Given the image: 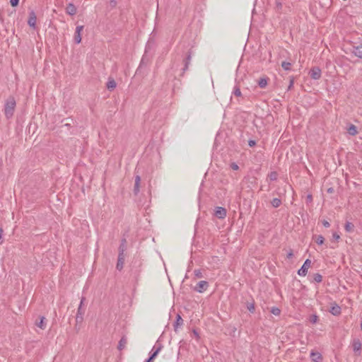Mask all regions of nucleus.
I'll list each match as a JSON object with an SVG mask.
<instances>
[{
	"mask_svg": "<svg viewBox=\"0 0 362 362\" xmlns=\"http://www.w3.org/2000/svg\"><path fill=\"white\" fill-rule=\"evenodd\" d=\"M45 319V318L44 317H42L40 318V322H36V325H37L38 327H40V328H41V329H44L45 328V322H44Z\"/></svg>",
	"mask_w": 362,
	"mask_h": 362,
	"instance_id": "25",
	"label": "nucleus"
},
{
	"mask_svg": "<svg viewBox=\"0 0 362 362\" xmlns=\"http://www.w3.org/2000/svg\"><path fill=\"white\" fill-rule=\"evenodd\" d=\"M183 325V320L182 319L180 315H177L176 321L174 324V329L177 331V329Z\"/></svg>",
	"mask_w": 362,
	"mask_h": 362,
	"instance_id": "16",
	"label": "nucleus"
},
{
	"mask_svg": "<svg viewBox=\"0 0 362 362\" xmlns=\"http://www.w3.org/2000/svg\"><path fill=\"white\" fill-rule=\"evenodd\" d=\"M83 30V25H78L76 28V32L74 34V41L76 44H79L81 42V32Z\"/></svg>",
	"mask_w": 362,
	"mask_h": 362,
	"instance_id": "3",
	"label": "nucleus"
},
{
	"mask_svg": "<svg viewBox=\"0 0 362 362\" xmlns=\"http://www.w3.org/2000/svg\"><path fill=\"white\" fill-rule=\"evenodd\" d=\"M215 215L218 218H224L226 216V210L223 207H216Z\"/></svg>",
	"mask_w": 362,
	"mask_h": 362,
	"instance_id": "8",
	"label": "nucleus"
},
{
	"mask_svg": "<svg viewBox=\"0 0 362 362\" xmlns=\"http://www.w3.org/2000/svg\"><path fill=\"white\" fill-rule=\"evenodd\" d=\"M247 309L251 312L253 313L255 311V306L253 304H250L247 305Z\"/></svg>",
	"mask_w": 362,
	"mask_h": 362,
	"instance_id": "36",
	"label": "nucleus"
},
{
	"mask_svg": "<svg viewBox=\"0 0 362 362\" xmlns=\"http://www.w3.org/2000/svg\"><path fill=\"white\" fill-rule=\"evenodd\" d=\"M161 348H162V346L160 344L158 346H153V348L152 349V351L151 352V356L149 357L152 361H153L155 359V358L157 356V355L161 350Z\"/></svg>",
	"mask_w": 362,
	"mask_h": 362,
	"instance_id": "11",
	"label": "nucleus"
},
{
	"mask_svg": "<svg viewBox=\"0 0 362 362\" xmlns=\"http://www.w3.org/2000/svg\"><path fill=\"white\" fill-rule=\"evenodd\" d=\"M126 239L124 238L121 240V244L119 247V252H122V254H124V251L126 250Z\"/></svg>",
	"mask_w": 362,
	"mask_h": 362,
	"instance_id": "23",
	"label": "nucleus"
},
{
	"mask_svg": "<svg viewBox=\"0 0 362 362\" xmlns=\"http://www.w3.org/2000/svg\"><path fill=\"white\" fill-rule=\"evenodd\" d=\"M233 94L237 97H240L241 95V91L239 87L235 86L234 88Z\"/></svg>",
	"mask_w": 362,
	"mask_h": 362,
	"instance_id": "30",
	"label": "nucleus"
},
{
	"mask_svg": "<svg viewBox=\"0 0 362 362\" xmlns=\"http://www.w3.org/2000/svg\"><path fill=\"white\" fill-rule=\"evenodd\" d=\"M317 320H318V317L315 315H313L310 317V322L313 324L316 323Z\"/></svg>",
	"mask_w": 362,
	"mask_h": 362,
	"instance_id": "31",
	"label": "nucleus"
},
{
	"mask_svg": "<svg viewBox=\"0 0 362 362\" xmlns=\"http://www.w3.org/2000/svg\"><path fill=\"white\" fill-rule=\"evenodd\" d=\"M248 144H249V146H250V147H252V146H254L255 145V141H253V140H250V141H249Z\"/></svg>",
	"mask_w": 362,
	"mask_h": 362,
	"instance_id": "41",
	"label": "nucleus"
},
{
	"mask_svg": "<svg viewBox=\"0 0 362 362\" xmlns=\"http://www.w3.org/2000/svg\"><path fill=\"white\" fill-rule=\"evenodd\" d=\"M308 199H310L311 196H310V195H309V196L308 197Z\"/></svg>",
	"mask_w": 362,
	"mask_h": 362,
	"instance_id": "51",
	"label": "nucleus"
},
{
	"mask_svg": "<svg viewBox=\"0 0 362 362\" xmlns=\"http://www.w3.org/2000/svg\"><path fill=\"white\" fill-rule=\"evenodd\" d=\"M333 238L336 240H338L340 238V236L337 233H334Z\"/></svg>",
	"mask_w": 362,
	"mask_h": 362,
	"instance_id": "42",
	"label": "nucleus"
},
{
	"mask_svg": "<svg viewBox=\"0 0 362 362\" xmlns=\"http://www.w3.org/2000/svg\"><path fill=\"white\" fill-rule=\"evenodd\" d=\"M310 76L312 78L317 80L321 77V70L318 67H313L310 71Z\"/></svg>",
	"mask_w": 362,
	"mask_h": 362,
	"instance_id": "4",
	"label": "nucleus"
},
{
	"mask_svg": "<svg viewBox=\"0 0 362 362\" xmlns=\"http://www.w3.org/2000/svg\"><path fill=\"white\" fill-rule=\"evenodd\" d=\"M332 314L338 315L340 313V308L339 306L333 307L332 310Z\"/></svg>",
	"mask_w": 362,
	"mask_h": 362,
	"instance_id": "34",
	"label": "nucleus"
},
{
	"mask_svg": "<svg viewBox=\"0 0 362 362\" xmlns=\"http://www.w3.org/2000/svg\"><path fill=\"white\" fill-rule=\"evenodd\" d=\"M230 167L233 170H237L238 169V165L235 163H233L231 165H230Z\"/></svg>",
	"mask_w": 362,
	"mask_h": 362,
	"instance_id": "37",
	"label": "nucleus"
},
{
	"mask_svg": "<svg viewBox=\"0 0 362 362\" xmlns=\"http://www.w3.org/2000/svg\"><path fill=\"white\" fill-rule=\"evenodd\" d=\"M311 267V261L310 259H306L301 267V268L298 271V274L300 276H305L308 273V269Z\"/></svg>",
	"mask_w": 362,
	"mask_h": 362,
	"instance_id": "2",
	"label": "nucleus"
},
{
	"mask_svg": "<svg viewBox=\"0 0 362 362\" xmlns=\"http://www.w3.org/2000/svg\"><path fill=\"white\" fill-rule=\"evenodd\" d=\"M85 313V308H83V307L79 306L78 308L76 320V322L79 323L83 321V315Z\"/></svg>",
	"mask_w": 362,
	"mask_h": 362,
	"instance_id": "10",
	"label": "nucleus"
},
{
	"mask_svg": "<svg viewBox=\"0 0 362 362\" xmlns=\"http://www.w3.org/2000/svg\"><path fill=\"white\" fill-rule=\"evenodd\" d=\"M110 4H111V5H115V4H116V3H115V1H112L110 2Z\"/></svg>",
	"mask_w": 362,
	"mask_h": 362,
	"instance_id": "48",
	"label": "nucleus"
},
{
	"mask_svg": "<svg viewBox=\"0 0 362 362\" xmlns=\"http://www.w3.org/2000/svg\"><path fill=\"white\" fill-rule=\"evenodd\" d=\"M344 228L346 232L351 233L354 231V225L352 223L347 221L345 223Z\"/></svg>",
	"mask_w": 362,
	"mask_h": 362,
	"instance_id": "20",
	"label": "nucleus"
},
{
	"mask_svg": "<svg viewBox=\"0 0 362 362\" xmlns=\"http://www.w3.org/2000/svg\"><path fill=\"white\" fill-rule=\"evenodd\" d=\"M2 235H3V230L0 227V245H1L3 243Z\"/></svg>",
	"mask_w": 362,
	"mask_h": 362,
	"instance_id": "39",
	"label": "nucleus"
},
{
	"mask_svg": "<svg viewBox=\"0 0 362 362\" xmlns=\"http://www.w3.org/2000/svg\"><path fill=\"white\" fill-rule=\"evenodd\" d=\"M277 7L281 8V3H278L277 4Z\"/></svg>",
	"mask_w": 362,
	"mask_h": 362,
	"instance_id": "49",
	"label": "nucleus"
},
{
	"mask_svg": "<svg viewBox=\"0 0 362 362\" xmlns=\"http://www.w3.org/2000/svg\"><path fill=\"white\" fill-rule=\"evenodd\" d=\"M271 204L274 208H277L281 205V201L279 198H274L272 200Z\"/></svg>",
	"mask_w": 362,
	"mask_h": 362,
	"instance_id": "24",
	"label": "nucleus"
},
{
	"mask_svg": "<svg viewBox=\"0 0 362 362\" xmlns=\"http://www.w3.org/2000/svg\"><path fill=\"white\" fill-rule=\"evenodd\" d=\"M281 66L285 70H290L291 67V64L288 62H283L281 63Z\"/></svg>",
	"mask_w": 362,
	"mask_h": 362,
	"instance_id": "26",
	"label": "nucleus"
},
{
	"mask_svg": "<svg viewBox=\"0 0 362 362\" xmlns=\"http://www.w3.org/2000/svg\"><path fill=\"white\" fill-rule=\"evenodd\" d=\"M270 180L274 181L277 179V173L276 172H271L269 175Z\"/></svg>",
	"mask_w": 362,
	"mask_h": 362,
	"instance_id": "29",
	"label": "nucleus"
},
{
	"mask_svg": "<svg viewBox=\"0 0 362 362\" xmlns=\"http://www.w3.org/2000/svg\"><path fill=\"white\" fill-rule=\"evenodd\" d=\"M313 279L317 283H320L322 281V276L320 274H315L314 275Z\"/></svg>",
	"mask_w": 362,
	"mask_h": 362,
	"instance_id": "28",
	"label": "nucleus"
},
{
	"mask_svg": "<svg viewBox=\"0 0 362 362\" xmlns=\"http://www.w3.org/2000/svg\"><path fill=\"white\" fill-rule=\"evenodd\" d=\"M348 133L351 136L356 135L358 133L356 127L354 124H351L348 128Z\"/></svg>",
	"mask_w": 362,
	"mask_h": 362,
	"instance_id": "19",
	"label": "nucleus"
},
{
	"mask_svg": "<svg viewBox=\"0 0 362 362\" xmlns=\"http://www.w3.org/2000/svg\"><path fill=\"white\" fill-rule=\"evenodd\" d=\"M19 0H10L12 6H16L18 4Z\"/></svg>",
	"mask_w": 362,
	"mask_h": 362,
	"instance_id": "35",
	"label": "nucleus"
},
{
	"mask_svg": "<svg viewBox=\"0 0 362 362\" xmlns=\"http://www.w3.org/2000/svg\"><path fill=\"white\" fill-rule=\"evenodd\" d=\"M16 106V102L13 96H9L5 102L4 114L7 119L13 117Z\"/></svg>",
	"mask_w": 362,
	"mask_h": 362,
	"instance_id": "1",
	"label": "nucleus"
},
{
	"mask_svg": "<svg viewBox=\"0 0 362 362\" xmlns=\"http://www.w3.org/2000/svg\"><path fill=\"white\" fill-rule=\"evenodd\" d=\"M161 348H162V346L160 344L158 346H153V348L152 349V351L151 352V356L149 357L152 361H153L155 359V358L157 356V355L161 350Z\"/></svg>",
	"mask_w": 362,
	"mask_h": 362,
	"instance_id": "12",
	"label": "nucleus"
},
{
	"mask_svg": "<svg viewBox=\"0 0 362 362\" xmlns=\"http://www.w3.org/2000/svg\"><path fill=\"white\" fill-rule=\"evenodd\" d=\"M310 357L312 361L315 362H321L322 360V355L318 352H311Z\"/></svg>",
	"mask_w": 362,
	"mask_h": 362,
	"instance_id": "14",
	"label": "nucleus"
},
{
	"mask_svg": "<svg viewBox=\"0 0 362 362\" xmlns=\"http://www.w3.org/2000/svg\"><path fill=\"white\" fill-rule=\"evenodd\" d=\"M66 13L73 16L76 13V8L74 4H69L66 7Z\"/></svg>",
	"mask_w": 362,
	"mask_h": 362,
	"instance_id": "18",
	"label": "nucleus"
},
{
	"mask_svg": "<svg viewBox=\"0 0 362 362\" xmlns=\"http://www.w3.org/2000/svg\"><path fill=\"white\" fill-rule=\"evenodd\" d=\"M293 83H294L293 79V78H291V79L290 80V83H289V86H288V90L291 89V88H292V87H293Z\"/></svg>",
	"mask_w": 362,
	"mask_h": 362,
	"instance_id": "40",
	"label": "nucleus"
},
{
	"mask_svg": "<svg viewBox=\"0 0 362 362\" xmlns=\"http://www.w3.org/2000/svg\"><path fill=\"white\" fill-rule=\"evenodd\" d=\"M267 78H261L258 81V85L260 88H264L267 86Z\"/></svg>",
	"mask_w": 362,
	"mask_h": 362,
	"instance_id": "22",
	"label": "nucleus"
},
{
	"mask_svg": "<svg viewBox=\"0 0 362 362\" xmlns=\"http://www.w3.org/2000/svg\"><path fill=\"white\" fill-rule=\"evenodd\" d=\"M190 59H191V56H190V54H188V56L187 57V58L185 61V67L183 69L184 71L188 69V65L189 64Z\"/></svg>",
	"mask_w": 362,
	"mask_h": 362,
	"instance_id": "27",
	"label": "nucleus"
},
{
	"mask_svg": "<svg viewBox=\"0 0 362 362\" xmlns=\"http://www.w3.org/2000/svg\"><path fill=\"white\" fill-rule=\"evenodd\" d=\"M327 192H329V193H332L333 192V189L332 188H329Z\"/></svg>",
	"mask_w": 362,
	"mask_h": 362,
	"instance_id": "46",
	"label": "nucleus"
},
{
	"mask_svg": "<svg viewBox=\"0 0 362 362\" xmlns=\"http://www.w3.org/2000/svg\"><path fill=\"white\" fill-rule=\"evenodd\" d=\"M117 83L113 78H110L107 83V88L109 90H113L116 88Z\"/></svg>",
	"mask_w": 362,
	"mask_h": 362,
	"instance_id": "17",
	"label": "nucleus"
},
{
	"mask_svg": "<svg viewBox=\"0 0 362 362\" xmlns=\"http://www.w3.org/2000/svg\"><path fill=\"white\" fill-rule=\"evenodd\" d=\"M36 21H37V17L35 16V12L34 11L30 12L29 18H28V25L30 27L35 28V25H36Z\"/></svg>",
	"mask_w": 362,
	"mask_h": 362,
	"instance_id": "7",
	"label": "nucleus"
},
{
	"mask_svg": "<svg viewBox=\"0 0 362 362\" xmlns=\"http://www.w3.org/2000/svg\"><path fill=\"white\" fill-rule=\"evenodd\" d=\"M153 361H152L150 358H148L145 362H153Z\"/></svg>",
	"mask_w": 362,
	"mask_h": 362,
	"instance_id": "47",
	"label": "nucleus"
},
{
	"mask_svg": "<svg viewBox=\"0 0 362 362\" xmlns=\"http://www.w3.org/2000/svg\"><path fill=\"white\" fill-rule=\"evenodd\" d=\"M127 344V338L125 336H123L119 341L117 349L119 351L123 350L126 347Z\"/></svg>",
	"mask_w": 362,
	"mask_h": 362,
	"instance_id": "13",
	"label": "nucleus"
},
{
	"mask_svg": "<svg viewBox=\"0 0 362 362\" xmlns=\"http://www.w3.org/2000/svg\"><path fill=\"white\" fill-rule=\"evenodd\" d=\"M208 286H209V284L207 281H201L197 284V285L196 286V291L199 293H202L207 288Z\"/></svg>",
	"mask_w": 362,
	"mask_h": 362,
	"instance_id": "9",
	"label": "nucleus"
},
{
	"mask_svg": "<svg viewBox=\"0 0 362 362\" xmlns=\"http://www.w3.org/2000/svg\"><path fill=\"white\" fill-rule=\"evenodd\" d=\"M324 238L322 235H318L316 238V243L319 245H322L324 243Z\"/></svg>",
	"mask_w": 362,
	"mask_h": 362,
	"instance_id": "33",
	"label": "nucleus"
},
{
	"mask_svg": "<svg viewBox=\"0 0 362 362\" xmlns=\"http://www.w3.org/2000/svg\"><path fill=\"white\" fill-rule=\"evenodd\" d=\"M351 52L358 58H362V45H353Z\"/></svg>",
	"mask_w": 362,
	"mask_h": 362,
	"instance_id": "5",
	"label": "nucleus"
},
{
	"mask_svg": "<svg viewBox=\"0 0 362 362\" xmlns=\"http://www.w3.org/2000/svg\"><path fill=\"white\" fill-rule=\"evenodd\" d=\"M199 274H200V272H197V273L196 272V275H197V276H199Z\"/></svg>",
	"mask_w": 362,
	"mask_h": 362,
	"instance_id": "50",
	"label": "nucleus"
},
{
	"mask_svg": "<svg viewBox=\"0 0 362 362\" xmlns=\"http://www.w3.org/2000/svg\"><path fill=\"white\" fill-rule=\"evenodd\" d=\"M85 300H86L85 297H82V298H81V303H80L79 306H81V307H82V305H83V303H84Z\"/></svg>",
	"mask_w": 362,
	"mask_h": 362,
	"instance_id": "43",
	"label": "nucleus"
},
{
	"mask_svg": "<svg viewBox=\"0 0 362 362\" xmlns=\"http://www.w3.org/2000/svg\"><path fill=\"white\" fill-rule=\"evenodd\" d=\"M271 312L274 315H280L281 310L278 308H272Z\"/></svg>",
	"mask_w": 362,
	"mask_h": 362,
	"instance_id": "32",
	"label": "nucleus"
},
{
	"mask_svg": "<svg viewBox=\"0 0 362 362\" xmlns=\"http://www.w3.org/2000/svg\"><path fill=\"white\" fill-rule=\"evenodd\" d=\"M193 333L196 336V337H197V338L199 337V334L195 330L193 331Z\"/></svg>",
	"mask_w": 362,
	"mask_h": 362,
	"instance_id": "45",
	"label": "nucleus"
},
{
	"mask_svg": "<svg viewBox=\"0 0 362 362\" xmlns=\"http://www.w3.org/2000/svg\"><path fill=\"white\" fill-rule=\"evenodd\" d=\"M353 349L355 352L360 351L361 349V343L359 340H355L353 344Z\"/></svg>",
	"mask_w": 362,
	"mask_h": 362,
	"instance_id": "21",
	"label": "nucleus"
},
{
	"mask_svg": "<svg viewBox=\"0 0 362 362\" xmlns=\"http://www.w3.org/2000/svg\"><path fill=\"white\" fill-rule=\"evenodd\" d=\"M124 254H122V252H119L116 267L119 271L123 269L124 264Z\"/></svg>",
	"mask_w": 362,
	"mask_h": 362,
	"instance_id": "6",
	"label": "nucleus"
},
{
	"mask_svg": "<svg viewBox=\"0 0 362 362\" xmlns=\"http://www.w3.org/2000/svg\"><path fill=\"white\" fill-rule=\"evenodd\" d=\"M293 257V252L291 251L290 252L288 253L287 255V257L288 259L291 258Z\"/></svg>",
	"mask_w": 362,
	"mask_h": 362,
	"instance_id": "44",
	"label": "nucleus"
},
{
	"mask_svg": "<svg viewBox=\"0 0 362 362\" xmlns=\"http://www.w3.org/2000/svg\"><path fill=\"white\" fill-rule=\"evenodd\" d=\"M141 177L139 175H136L135 177V183L134 187V192L135 194H137L139 192Z\"/></svg>",
	"mask_w": 362,
	"mask_h": 362,
	"instance_id": "15",
	"label": "nucleus"
},
{
	"mask_svg": "<svg viewBox=\"0 0 362 362\" xmlns=\"http://www.w3.org/2000/svg\"><path fill=\"white\" fill-rule=\"evenodd\" d=\"M322 224H323V226H324L325 228H329V227L330 226L329 223L327 221H326V220H324V221H322Z\"/></svg>",
	"mask_w": 362,
	"mask_h": 362,
	"instance_id": "38",
	"label": "nucleus"
}]
</instances>
